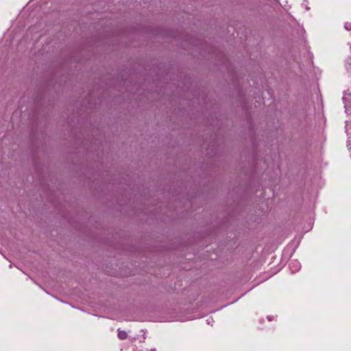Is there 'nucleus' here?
Wrapping results in <instances>:
<instances>
[{
  "instance_id": "f03ea898",
  "label": "nucleus",
  "mask_w": 351,
  "mask_h": 351,
  "mask_svg": "<svg viewBox=\"0 0 351 351\" xmlns=\"http://www.w3.org/2000/svg\"><path fill=\"white\" fill-rule=\"evenodd\" d=\"M345 28L346 29L350 30L351 29V23H346Z\"/></svg>"
},
{
  "instance_id": "f257e3e1",
  "label": "nucleus",
  "mask_w": 351,
  "mask_h": 351,
  "mask_svg": "<svg viewBox=\"0 0 351 351\" xmlns=\"http://www.w3.org/2000/svg\"><path fill=\"white\" fill-rule=\"evenodd\" d=\"M118 337L121 340H124L128 338V334L125 331L118 329Z\"/></svg>"
}]
</instances>
